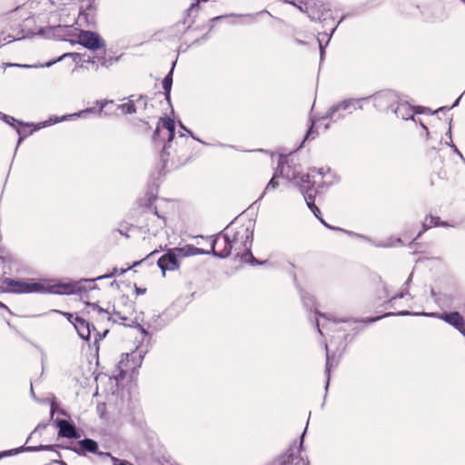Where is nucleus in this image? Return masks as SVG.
Wrapping results in <instances>:
<instances>
[{
  "label": "nucleus",
  "instance_id": "nucleus-1",
  "mask_svg": "<svg viewBox=\"0 0 465 465\" xmlns=\"http://www.w3.org/2000/svg\"><path fill=\"white\" fill-rule=\"evenodd\" d=\"M36 35L68 41L71 44H79L91 50L105 47L104 41L97 33L84 30L78 31L72 25H50L40 28Z\"/></svg>",
  "mask_w": 465,
  "mask_h": 465
},
{
  "label": "nucleus",
  "instance_id": "nucleus-2",
  "mask_svg": "<svg viewBox=\"0 0 465 465\" xmlns=\"http://www.w3.org/2000/svg\"><path fill=\"white\" fill-rule=\"evenodd\" d=\"M2 283L6 285V288L2 287L5 292L14 293L51 292L55 294H71L74 292V285L50 284L43 282H34L33 280L25 282L4 278Z\"/></svg>",
  "mask_w": 465,
  "mask_h": 465
},
{
  "label": "nucleus",
  "instance_id": "nucleus-3",
  "mask_svg": "<svg viewBox=\"0 0 465 465\" xmlns=\"http://www.w3.org/2000/svg\"><path fill=\"white\" fill-rule=\"evenodd\" d=\"M281 175L286 180L293 183L300 188L303 194L308 186H312L313 180L322 181L323 178V169H310L307 173H302L301 167L289 163H282L279 166Z\"/></svg>",
  "mask_w": 465,
  "mask_h": 465
},
{
  "label": "nucleus",
  "instance_id": "nucleus-4",
  "mask_svg": "<svg viewBox=\"0 0 465 465\" xmlns=\"http://www.w3.org/2000/svg\"><path fill=\"white\" fill-rule=\"evenodd\" d=\"M226 231L230 237L232 248L236 252V255H240L241 252H243L242 259L245 256H250L252 258V263L257 262L251 252L253 235V230L251 224L231 225L226 228Z\"/></svg>",
  "mask_w": 465,
  "mask_h": 465
},
{
  "label": "nucleus",
  "instance_id": "nucleus-5",
  "mask_svg": "<svg viewBox=\"0 0 465 465\" xmlns=\"http://www.w3.org/2000/svg\"><path fill=\"white\" fill-rule=\"evenodd\" d=\"M174 131H175V124L174 121L171 118H161L158 122L157 127L153 133V140L156 141L158 139L164 141L167 140V143H164L162 159L164 160L165 154H169L167 153V148L171 147V143L174 138Z\"/></svg>",
  "mask_w": 465,
  "mask_h": 465
},
{
  "label": "nucleus",
  "instance_id": "nucleus-6",
  "mask_svg": "<svg viewBox=\"0 0 465 465\" xmlns=\"http://www.w3.org/2000/svg\"><path fill=\"white\" fill-rule=\"evenodd\" d=\"M361 100L347 99L339 102L330 107L322 119H331L334 122L343 119L347 114H351L357 109V104Z\"/></svg>",
  "mask_w": 465,
  "mask_h": 465
},
{
  "label": "nucleus",
  "instance_id": "nucleus-7",
  "mask_svg": "<svg viewBox=\"0 0 465 465\" xmlns=\"http://www.w3.org/2000/svg\"><path fill=\"white\" fill-rule=\"evenodd\" d=\"M232 251L227 231L219 233L212 241L210 253L219 258L228 257Z\"/></svg>",
  "mask_w": 465,
  "mask_h": 465
},
{
  "label": "nucleus",
  "instance_id": "nucleus-8",
  "mask_svg": "<svg viewBox=\"0 0 465 465\" xmlns=\"http://www.w3.org/2000/svg\"><path fill=\"white\" fill-rule=\"evenodd\" d=\"M422 315L429 316V317H437L444 322H448L457 330L465 337V321L463 317L457 312H444V313H439V312H430V313H422Z\"/></svg>",
  "mask_w": 465,
  "mask_h": 465
},
{
  "label": "nucleus",
  "instance_id": "nucleus-9",
  "mask_svg": "<svg viewBox=\"0 0 465 465\" xmlns=\"http://www.w3.org/2000/svg\"><path fill=\"white\" fill-rule=\"evenodd\" d=\"M72 450L80 456H84L89 452L102 457H111L109 452L99 451L97 442L92 439L78 440L77 447L72 448Z\"/></svg>",
  "mask_w": 465,
  "mask_h": 465
},
{
  "label": "nucleus",
  "instance_id": "nucleus-10",
  "mask_svg": "<svg viewBox=\"0 0 465 465\" xmlns=\"http://www.w3.org/2000/svg\"><path fill=\"white\" fill-rule=\"evenodd\" d=\"M396 103H398V97L392 92L378 94L373 97L374 106L384 112H388L389 110L392 112V108H394Z\"/></svg>",
  "mask_w": 465,
  "mask_h": 465
},
{
  "label": "nucleus",
  "instance_id": "nucleus-11",
  "mask_svg": "<svg viewBox=\"0 0 465 465\" xmlns=\"http://www.w3.org/2000/svg\"><path fill=\"white\" fill-rule=\"evenodd\" d=\"M178 258L180 257L173 248L168 250L165 254L158 259L157 265L162 270L163 275L166 271H175L179 269L180 264Z\"/></svg>",
  "mask_w": 465,
  "mask_h": 465
},
{
  "label": "nucleus",
  "instance_id": "nucleus-12",
  "mask_svg": "<svg viewBox=\"0 0 465 465\" xmlns=\"http://www.w3.org/2000/svg\"><path fill=\"white\" fill-rule=\"evenodd\" d=\"M322 186V182L318 180H313L312 182V186H308V188L303 193V198L306 202L307 206L313 213V214L319 219L320 218V209L315 205L314 201L316 194L318 193V188Z\"/></svg>",
  "mask_w": 465,
  "mask_h": 465
},
{
  "label": "nucleus",
  "instance_id": "nucleus-13",
  "mask_svg": "<svg viewBox=\"0 0 465 465\" xmlns=\"http://www.w3.org/2000/svg\"><path fill=\"white\" fill-rule=\"evenodd\" d=\"M63 314L74 324L79 336L84 341H89L91 336V324L79 316L74 317L73 314L68 312H64Z\"/></svg>",
  "mask_w": 465,
  "mask_h": 465
},
{
  "label": "nucleus",
  "instance_id": "nucleus-14",
  "mask_svg": "<svg viewBox=\"0 0 465 465\" xmlns=\"http://www.w3.org/2000/svg\"><path fill=\"white\" fill-rule=\"evenodd\" d=\"M71 0H32L29 3L30 8L38 7L39 11L53 13L57 9H61L70 3Z\"/></svg>",
  "mask_w": 465,
  "mask_h": 465
},
{
  "label": "nucleus",
  "instance_id": "nucleus-15",
  "mask_svg": "<svg viewBox=\"0 0 465 465\" xmlns=\"http://www.w3.org/2000/svg\"><path fill=\"white\" fill-rule=\"evenodd\" d=\"M112 59H106L104 55H93L83 61V64L79 65L81 68L89 70L90 68L98 71L100 66L109 67L112 64Z\"/></svg>",
  "mask_w": 465,
  "mask_h": 465
},
{
  "label": "nucleus",
  "instance_id": "nucleus-16",
  "mask_svg": "<svg viewBox=\"0 0 465 465\" xmlns=\"http://www.w3.org/2000/svg\"><path fill=\"white\" fill-rule=\"evenodd\" d=\"M39 450H52L54 452L55 458H60L61 457L60 453L54 449V446H52V445H39V446H35V447H32V446L21 447V448L13 449V450H9L1 452L0 453V459L3 458V457H5V456L15 455V454H17V453H20V452H23V451L35 452V451H39Z\"/></svg>",
  "mask_w": 465,
  "mask_h": 465
},
{
  "label": "nucleus",
  "instance_id": "nucleus-17",
  "mask_svg": "<svg viewBox=\"0 0 465 465\" xmlns=\"http://www.w3.org/2000/svg\"><path fill=\"white\" fill-rule=\"evenodd\" d=\"M56 427L59 429L58 435L67 439H77L79 434L75 426L66 420H57L55 421Z\"/></svg>",
  "mask_w": 465,
  "mask_h": 465
},
{
  "label": "nucleus",
  "instance_id": "nucleus-18",
  "mask_svg": "<svg viewBox=\"0 0 465 465\" xmlns=\"http://www.w3.org/2000/svg\"><path fill=\"white\" fill-rule=\"evenodd\" d=\"M148 223L146 224L147 229L153 234H157L160 229H163L165 226L166 221L163 216L158 214L156 209H154L147 218Z\"/></svg>",
  "mask_w": 465,
  "mask_h": 465
},
{
  "label": "nucleus",
  "instance_id": "nucleus-19",
  "mask_svg": "<svg viewBox=\"0 0 465 465\" xmlns=\"http://www.w3.org/2000/svg\"><path fill=\"white\" fill-rule=\"evenodd\" d=\"M300 463L305 465L304 460L299 456L294 455L293 449L290 448L286 453H283L275 460L272 465H299Z\"/></svg>",
  "mask_w": 465,
  "mask_h": 465
},
{
  "label": "nucleus",
  "instance_id": "nucleus-20",
  "mask_svg": "<svg viewBox=\"0 0 465 465\" xmlns=\"http://www.w3.org/2000/svg\"><path fill=\"white\" fill-rule=\"evenodd\" d=\"M136 357L135 352H132L131 354H126L124 358H122V360L118 363V368L120 370L121 374L124 372H127L130 370H134L136 368V366H139L140 363L136 364L134 363V359ZM142 361V356L139 355V362Z\"/></svg>",
  "mask_w": 465,
  "mask_h": 465
},
{
  "label": "nucleus",
  "instance_id": "nucleus-21",
  "mask_svg": "<svg viewBox=\"0 0 465 465\" xmlns=\"http://www.w3.org/2000/svg\"><path fill=\"white\" fill-rule=\"evenodd\" d=\"M175 252L178 254L180 258L194 256L199 254H210V252L204 251L203 249L194 247L193 245H185L180 248H173Z\"/></svg>",
  "mask_w": 465,
  "mask_h": 465
},
{
  "label": "nucleus",
  "instance_id": "nucleus-22",
  "mask_svg": "<svg viewBox=\"0 0 465 465\" xmlns=\"http://www.w3.org/2000/svg\"><path fill=\"white\" fill-rule=\"evenodd\" d=\"M117 272H118L117 269L114 268L113 272H110V273H107V274H104V275H101V276H98V277L93 278V279H82V280H80L78 282H75L74 283H66V285H74V292H81L83 289H85L84 284H85V283L92 284L95 281H99V280H102V279L112 278V277H114L116 274Z\"/></svg>",
  "mask_w": 465,
  "mask_h": 465
},
{
  "label": "nucleus",
  "instance_id": "nucleus-23",
  "mask_svg": "<svg viewBox=\"0 0 465 465\" xmlns=\"http://www.w3.org/2000/svg\"><path fill=\"white\" fill-rule=\"evenodd\" d=\"M397 104H398V105L396 107L392 108V113H394L398 118H401L402 120L412 119L413 110H412L411 106L407 103H397Z\"/></svg>",
  "mask_w": 465,
  "mask_h": 465
},
{
  "label": "nucleus",
  "instance_id": "nucleus-24",
  "mask_svg": "<svg viewBox=\"0 0 465 465\" xmlns=\"http://www.w3.org/2000/svg\"><path fill=\"white\" fill-rule=\"evenodd\" d=\"M93 112H94V108H87V109L82 110V111H80L78 113L63 115L60 118H58V117H50V119L47 122L43 123L42 125L45 126L47 124H56V123L62 122V121L74 119L76 117H80V116H83V115H84L86 114H90V113H93Z\"/></svg>",
  "mask_w": 465,
  "mask_h": 465
},
{
  "label": "nucleus",
  "instance_id": "nucleus-25",
  "mask_svg": "<svg viewBox=\"0 0 465 465\" xmlns=\"http://www.w3.org/2000/svg\"><path fill=\"white\" fill-rule=\"evenodd\" d=\"M26 36H29V35H24L23 30L17 31L16 34L5 35V33H2L0 35V47L14 41L23 39Z\"/></svg>",
  "mask_w": 465,
  "mask_h": 465
},
{
  "label": "nucleus",
  "instance_id": "nucleus-26",
  "mask_svg": "<svg viewBox=\"0 0 465 465\" xmlns=\"http://www.w3.org/2000/svg\"><path fill=\"white\" fill-rule=\"evenodd\" d=\"M174 64H175V63H173V68L171 69V71L168 73V74L163 80V88L164 90L165 97L168 101L170 100V93H171L172 84H173V71Z\"/></svg>",
  "mask_w": 465,
  "mask_h": 465
},
{
  "label": "nucleus",
  "instance_id": "nucleus-27",
  "mask_svg": "<svg viewBox=\"0 0 465 465\" xmlns=\"http://www.w3.org/2000/svg\"><path fill=\"white\" fill-rule=\"evenodd\" d=\"M325 350H326V374H327V382H326L325 390L327 391L328 387H329V383H330L331 370L332 368H335L337 363L336 362L334 363L331 360V357H330L329 351H328V345L327 344H325Z\"/></svg>",
  "mask_w": 465,
  "mask_h": 465
},
{
  "label": "nucleus",
  "instance_id": "nucleus-28",
  "mask_svg": "<svg viewBox=\"0 0 465 465\" xmlns=\"http://www.w3.org/2000/svg\"><path fill=\"white\" fill-rule=\"evenodd\" d=\"M119 109L124 114H134L136 112L134 103V101H131V100L127 103H124V104L119 105Z\"/></svg>",
  "mask_w": 465,
  "mask_h": 465
},
{
  "label": "nucleus",
  "instance_id": "nucleus-29",
  "mask_svg": "<svg viewBox=\"0 0 465 465\" xmlns=\"http://www.w3.org/2000/svg\"><path fill=\"white\" fill-rule=\"evenodd\" d=\"M433 227V224L431 221H430L429 216H427L422 223L421 231L418 233L417 237L413 239V241L411 242V246H414L416 243V240L421 236V234L429 230L430 228Z\"/></svg>",
  "mask_w": 465,
  "mask_h": 465
},
{
  "label": "nucleus",
  "instance_id": "nucleus-30",
  "mask_svg": "<svg viewBox=\"0 0 465 465\" xmlns=\"http://www.w3.org/2000/svg\"><path fill=\"white\" fill-rule=\"evenodd\" d=\"M0 120L4 121L5 123H6L7 124H9L11 126H14V124L15 123L20 124V125H22V124L28 125L27 124H24L23 122H20V121L16 120L13 116L5 114L2 112H0Z\"/></svg>",
  "mask_w": 465,
  "mask_h": 465
},
{
  "label": "nucleus",
  "instance_id": "nucleus-31",
  "mask_svg": "<svg viewBox=\"0 0 465 465\" xmlns=\"http://www.w3.org/2000/svg\"><path fill=\"white\" fill-rule=\"evenodd\" d=\"M67 56L73 57L74 60L75 61L76 58L80 57V54L77 53H65V54H62L60 57H58L56 60L47 62L45 64V66L50 67L51 65L54 64L56 62L62 61L63 59H64Z\"/></svg>",
  "mask_w": 465,
  "mask_h": 465
},
{
  "label": "nucleus",
  "instance_id": "nucleus-32",
  "mask_svg": "<svg viewBox=\"0 0 465 465\" xmlns=\"http://www.w3.org/2000/svg\"><path fill=\"white\" fill-rule=\"evenodd\" d=\"M276 175H274L270 182L267 183L263 193L261 195V198L264 196V194L271 190H274L279 186L278 182L275 180Z\"/></svg>",
  "mask_w": 465,
  "mask_h": 465
},
{
  "label": "nucleus",
  "instance_id": "nucleus-33",
  "mask_svg": "<svg viewBox=\"0 0 465 465\" xmlns=\"http://www.w3.org/2000/svg\"><path fill=\"white\" fill-rule=\"evenodd\" d=\"M25 7L24 5L20 6V7H17L16 9L13 10L9 14V18L10 19H15L18 15H19L20 17L25 16Z\"/></svg>",
  "mask_w": 465,
  "mask_h": 465
},
{
  "label": "nucleus",
  "instance_id": "nucleus-34",
  "mask_svg": "<svg viewBox=\"0 0 465 465\" xmlns=\"http://www.w3.org/2000/svg\"><path fill=\"white\" fill-rule=\"evenodd\" d=\"M429 219H430V221H431L433 226H442V227L450 226L448 223L440 222V219L438 216L429 215Z\"/></svg>",
  "mask_w": 465,
  "mask_h": 465
},
{
  "label": "nucleus",
  "instance_id": "nucleus-35",
  "mask_svg": "<svg viewBox=\"0 0 465 465\" xmlns=\"http://www.w3.org/2000/svg\"><path fill=\"white\" fill-rule=\"evenodd\" d=\"M394 314H395V313L388 312V313H385V314H384V315H382V316H378V317H371V318L362 319V320H361L360 322H364V323H372V322H375L379 321V320H380V319H381V318L388 317V316L394 315Z\"/></svg>",
  "mask_w": 465,
  "mask_h": 465
},
{
  "label": "nucleus",
  "instance_id": "nucleus-36",
  "mask_svg": "<svg viewBox=\"0 0 465 465\" xmlns=\"http://www.w3.org/2000/svg\"><path fill=\"white\" fill-rule=\"evenodd\" d=\"M302 302L306 307L312 308L314 305L313 298L310 295H304L302 296Z\"/></svg>",
  "mask_w": 465,
  "mask_h": 465
},
{
  "label": "nucleus",
  "instance_id": "nucleus-37",
  "mask_svg": "<svg viewBox=\"0 0 465 465\" xmlns=\"http://www.w3.org/2000/svg\"><path fill=\"white\" fill-rule=\"evenodd\" d=\"M409 295V292H400L399 293H397L396 295L392 296L389 301H388V303H391L393 301L397 300V299H402L404 298L405 296Z\"/></svg>",
  "mask_w": 465,
  "mask_h": 465
},
{
  "label": "nucleus",
  "instance_id": "nucleus-38",
  "mask_svg": "<svg viewBox=\"0 0 465 465\" xmlns=\"http://www.w3.org/2000/svg\"><path fill=\"white\" fill-rule=\"evenodd\" d=\"M409 295V292H400L399 293H397L396 295L392 296L389 301H388V303H391L393 301L397 300V299H402L404 298L405 296Z\"/></svg>",
  "mask_w": 465,
  "mask_h": 465
},
{
  "label": "nucleus",
  "instance_id": "nucleus-39",
  "mask_svg": "<svg viewBox=\"0 0 465 465\" xmlns=\"http://www.w3.org/2000/svg\"><path fill=\"white\" fill-rule=\"evenodd\" d=\"M110 458H111L114 465H128V463L126 461L120 460L119 459L113 457L112 455Z\"/></svg>",
  "mask_w": 465,
  "mask_h": 465
},
{
  "label": "nucleus",
  "instance_id": "nucleus-40",
  "mask_svg": "<svg viewBox=\"0 0 465 465\" xmlns=\"http://www.w3.org/2000/svg\"><path fill=\"white\" fill-rule=\"evenodd\" d=\"M5 263H6V259L0 257V269L3 271L4 274L7 273V271L5 269Z\"/></svg>",
  "mask_w": 465,
  "mask_h": 465
},
{
  "label": "nucleus",
  "instance_id": "nucleus-41",
  "mask_svg": "<svg viewBox=\"0 0 465 465\" xmlns=\"http://www.w3.org/2000/svg\"><path fill=\"white\" fill-rule=\"evenodd\" d=\"M447 135L449 136L450 138V141L449 142H446V144L450 146L451 148H453L454 146H456L453 142H452V138H451V132H450V124L449 125V130L447 132Z\"/></svg>",
  "mask_w": 465,
  "mask_h": 465
},
{
  "label": "nucleus",
  "instance_id": "nucleus-42",
  "mask_svg": "<svg viewBox=\"0 0 465 465\" xmlns=\"http://www.w3.org/2000/svg\"><path fill=\"white\" fill-rule=\"evenodd\" d=\"M143 260H144V259L140 260V261H138V262H134L133 263V265H132V266H129L127 269H123V270L121 271V274H124V272H127L129 269H131V268H134V267L138 266L140 263H142V262H143Z\"/></svg>",
  "mask_w": 465,
  "mask_h": 465
},
{
  "label": "nucleus",
  "instance_id": "nucleus-43",
  "mask_svg": "<svg viewBox=\"0 0 465 465\" xmlns=\"http://www.w3.org/2000/svg\"><path fill=\"white\" fill-rule=\"evenodd\" d=\"M17 134L19 135V139L17 142L16 147L22 143V141L25 138L26 135H22L21 130L17 127H15Z\"/></svg>",
  "mask_w": 465,
  "mask_h": 465
},
{
  "label": "nucleus",
  "instance_id": "nucleus-44",
  "mask_svg": "<svg viewBox=\"0 0 465 465\" xmlns=\"http://www.w3.org/2000/svg\"><path fill=\"white\" fill-rule=\"evenodd\" d=\"M453 152L464 162L465 163V158L463 157L462 153H460V151L457 148V146H454L453 148Z\"/></svg>",
  "mask_w": 465,
  "mask_h": 465
},
{
  "label": "nucleus",
  "instance_id": "nucleus-45",
  "mask_svg": "<svg viewBox=\"0 0 465 465\" xmlns=\"http://www.w3.org/2000/svg\"><path fill=\"white\" fill-rule=\"evenodd\" d=\"M286 3L292 4L293 5H297L298 4L303 3V0H283Z\"/></svg>",
  "mask_w": 465,
  "mask_h": 465
},
{
  "label": "nucleus",
  "instance_id": "nucleus-46",
  "mask_svg": "<svg viewBox=\"0 0 465 465\" xmlns=\"http://www.w3.org/2000/svg\"><path fill=\"white\" fill-rule=\"evenodd\" d=\"M313 124H314V121L312 122V125L310 127V129L308 130L307 132V134L305 136V139H308L311 135L313 134V131H312V128H313Z\"/></svg>",
  "mask_w": 465,
  "mask_h": 465
},
{
  "label": "nucleus",
  "instance_id": "nucleus-47",
  "mask_svg": "<svg viewBox=\"0 0 465 465\" xmlns=\"http://www.w3.org/2000/svg\"><path fill=\"white\" fill-rule=\"evenodd\" d=\"M319 220L321 221V223L327 228L329 229H333V230H341L340 228H333L331 226H330L322 217L319 218Z\"/></svg>",
  "mask_w": 465,
  "mask_h": 465
},
{
  "label": "nucleus",
  "instance_id": "nucleus-48",
  "mask_svg": "<svg viewBox=\"0 0 465 465\" xmlns=\"http://www.w3.org/2000/svg\"><path fill=\"white\" fill-rule=\"evenodd\" d=\"M319 220L321 221V223L327 228L329 229H333V230H341L340 228H333L331 226H330L322 217L319 218Z\"/></svg>",
  "mask_w": 465,
  "mask_h": 465
},
{
  "label": "nucleus",
  "instance_id": "nucleus-49",
  "mask_svg": "<svg viewBox=\"0 0 465 465\" xmlns=\"http://www.w3.org/2000/svg\"><path fill=\"white\" fill-rule=\"evenodd\" d=\"M319 220L321 221V223L327 228L329 229H333V230H341L340 228H333L331 226H330L322 217L319 218Z\"/></svg>",
  "mask_w": 465,
  "mask_h": 465
},
{
  "label": "nucleus",
  "instance_id": "nucleus-50",
  "mask_svg": "<svg viewBox=\"0 0 465 465\" xmlns=\"http://www.w3.org/2000/svg\"><path fill=\"white\" fill-rule=\"evenodd\" d=\"M349 235L351 236H355V237H358V238H361V239H365L367 240V238L363 235H361V234H358V233H355V232H346Z\"/></svg>",
  "mask_w": 465,
  "mask_h": 465
},
{
  "label": "nucleus",
  "instance_id": "nucleus-51",
  "mask_svg": "<svg viewBox=\"0 0 465 465\" xmlns=\"http://www.w3.org/2000/svg\"><path fill=\"white\" fill-rule=\"evenodd\" d=\"M6 66H18V67H32V65L28 64H6Z\"/></svg>",
  "mask_w": 465,
  "mask_h": 465
},
{
  "label": "nucleus",
  "instance_id": "nucleus-52",
  "mask_svg": "<svg viewBox=\"0 0 465 465\" xmlns=\"http://www.w3.org/2000/svg\"><path fill=\"white\" fill-rule=\"evenodd\" d=\"M109 103V101H101L99 102L100 104V112L106 106V104ZM110 103H113V101H110Z\"/></svg>",
  "mask_w": 465,
  "mask_h": 465
},
{
  "label": "nucleus",
  "instance_id": "nucleus-53",
  "mask_svg": "<svg viewBox=\"0 0 465 465\" xmlns=\"http://www.w3.org/2000/svg\"><path fill=\"white\" fill-rule=\"evenodd\" d=\"M318 42H319V46H320V51H321V58H322L324 51H323V46L322 45V39L318 38Z\"/></svg>",
  "mask_w": 465,
  "mask_h": 465
},
{
  "label": "nucleus",
  "instance_id": "nucleus-54",
  "mask_svg": "<svg viewBox=\"0 0 465 465\" xmlns=\"http://www.w3.org/2000/svg\"><path fill=\"white\" fill-rule=\"evenodd\" d=\"M79 15H85V16L89 15V14H87L86 11L84 9V5H81Z\"/></svg>",
  "mask_w": 465,
  "mask_h": 465
},
{
  "label": "nucleus",
  "instance_id": "nucleus-55",
  "mask_svg": "<svg viewBox=\"0 0 465 465\" xmlns=\"http://www.w3.org/2000/svg\"><path fill=\"white\" fill-rule=\"evenodd\" d=\"M315 326H316V328H317L318 332H319L321 335H322V331H321L320 324H319V322H318V320H317V319L315 320Z\"/></svg>",
  "mask_w": 465,
  "mask_h": 465
},
{
  "label": "nucleus",
  "instance_id": "nucleus-56",
  "mask_svg": "<svg viewBox=\"0 0 465 465\" xmlns=\"http://www.w3.org/2000/svg\"><path fill=\"white\" fill-rule=\"evenodd\" d=\"M207 39H208V34H205V35L202 37V39H201V40H196V41H194V44H195V43H200L201 41H205V40H207Z\"/></svg>",
  "mask_w": 465,
  "mask_h": 465
},
{
  "label": "nucleus",
  "instance_id": "nucleus-57",
  "mask_svg": "<svg viewBox=\"0 0 465 465\" xmlns=\"http://www.w3.org/2000/svg\"><path fill=\"white\" fill-rule=\"evenodd\" d=\"M305 432H306V429L304 430L303 433L301 436L300 448L302 447L303 438H304Z\"/></svg>",
  "mask_w": 465,
  "mask_h": 465
},
{
  "label": "nucleus",
  "instance_id": "nucleus-58",
  "mask_svg": "<svg viewBox=\"0 0 465 465\" xmlns=\"http://www.w3.org/2000/svg\"><path fill=\"white\" fill-rule=\"evenodd\" d=\"M411 280H412L411 275H410L403 285L409 286V284L411 282Z\"/></svg>",
  "mask_w": 465,
  "mask_h": 465
},
{
  "label": "nucleus",
  "instance_id": "nucleus-59",
  "mask_svg": "<svg viewBox=\"0 0 465 465\" xmlns=\"http://www.w3.org/2000/svg\"><path fill=\"white\" fill-rule=\"evenodd\" d=\"M93 307L94 309L97 310L100 313L104 312V311L96 304H94Z\"/></svg>",
  "mask_w": 465,
  "mask_h": 465
},
{
  "label": "nucleus",
  "instance_id": "nucleus-60",
  "mask_svg": "<svg viewBox=\"0 0 465 465\" xmlns=\"http://www.w3.org/2000/svg\"><path fill=\"white\" fill-rule=\"evenodd\" d=\"M53 462L59 463L60 465H67L64 461H63V460H56V459H54V460H53Z\"/></svg>",
  "mask_w": 465,
  "mask_h": 465
},
{
  "label": "nucleus",
  "instance_id": "nucleus-61",
  "mask_svg": "<svg viewBox=\"0 0 465 465\" xmlns=\"http://www.w3.org/2000/svg\"><path fill=\"white\" fill-rule=\"evenodd\" d=\"M55 408H56V406H55V404L53 402V403H52V405H51V414H52V415H54V411H55Z\"/></svg>",
  "mask_w": 465,
  "mask_h": 465
},
{
  "label": "nucleus",
  "instance_id": "nucleus-62",
  "mask_svg": "<svg viewBox=\"0 0 465 465\" xmlns=\"http://www.w3.org/2000/svg\"><path fill=\"white\" fill-rule=\"evenodd\" d=\"M136 292H137L138 294H143V293L145 292V289L142 290V289L137 288V289H136Z\"/></svg>",
  "mask_w": 465,
  "mask_h": 465
},
{
  "label": "nucleus",
  "instance_id": "nucleus-63",
  "mask_svg": "<svg viewBox=\"0 0 465 465\" xmlns=\"http://www.w3.org/2000/svg\"><path fill=\"white\" fill-rule=\"evenodd\" d=\"M397 314H398V315H409V314H410V312H407V311H402V312H398Z\"/></svg>",
  "mask_w": 465,
  "mask_h": 465
},
{
  "label": "nucleus",
  "instance_id": "nucleus-64",
  "mask_svg": "<svg viewBox=\"0 0 465 465\" xmlns=\"http://www.w3.org/2000/svg\"><path fill=\"white\" fill-rule=\"evenodd\" d=\"M400 292H409V291H408V286L403 285V286L401 287V291H400Z\"/></svg>",
  "mask_w": 465,
  "mask_h": 465
}]
</instances>
